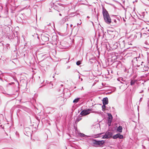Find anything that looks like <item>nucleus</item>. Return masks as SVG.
<instances>
[{"label": "nucleus", "instance_id": "9b49d317", "mask_svg": "<svg viewBox=\"0 0 149 149\" xmlns=\"http://www.w3.org/2000/svg\"><path fill=\"white\" fill-rule=\"evenodd\" d=\"M137 58H134L133 60L132 61V64L133 65H134V63H135V65H136L137 67H139L140 66V65H139L137 64H136L137 62Z\"/></svg>", "mask_w": 149, "mask_h": 149}, {"label": "nucleus", "instance_id": "b1692460", "mask_svg": "<svg viewBox=\"0 0 149 149\" xmlns=\"http://www.w3.org/2000/svg\"><path fill=\"white\" fill-rule=\"evenodd\" d=\"M142 99V98H141L140 99V100H139L140 102H141V101Z\"/></svg>", "mask_w": 149, "mask_h": 149}, {"label": "nucleus", "instance_id": "c9c22d12", "mask_svg": "<svg viewBox=\"0 0 149 149\" xmlns=\"http://www.w3.org/2000/svg\"><path fill=\"white\" fill-rule=\"evenodd\" d=\"M60 47V48H62V47Z\"/></svg>", "mask_w": 149, "mask_h": 149}, {"label": "nucleus", "instance_id": "72a5a7b5", "mask_svg": "<svg viewBox=\"0 0 149 149\" xmlns=\"http://www.w3.org/2000/svg\"><path fill=\"white\" fill-rule=\"evenodd\" d=\"M55 109H53V110H54V111H55V110H54Z\"/></svg>", "mask_w": 149, "mask_h": 149}, {"label": "nucleus", "instance_id": "4468645a", "mask_svg": "<svg viewBox=\"0 0 149 149\" xmlns=\"http://www.w3.org/2000/svg\"><path fill=\"white\" fill-rule=\"evenodd\" d=\"M90 113V112H80V113L79 116L80 115V116H86L89 114Z\"/></svg>", "mask_w": 149, "mask_h": 149}, {"label": "nucleus", "instance_id": "c756f323", "mask_svg": "<svg viewBox=\"0 0 149 149\" xmlns=\"http://www.w3.org/2000/svg\"><path fill=\"white\" fill-rule=\"evenodd\" d=\"M44 80H43V81H42V82L41 84H42V83H43V82H44Z\"/></svg>", "mask_w": 149, "mask_h": 149}, {"label": "nucleus", "instance_id": "c85d7f7f", "mask_svg": "<svg viewBox=\"0 0 149 149\" xmlns=\"http://www.w3.org/2000/svg\"><path fill=\"white\" fill-rule=\"evenodd\" d=\"M59 15H60V16H61V15H61V13H60V14H59Z\"/></svg>", "mask_w": 149, "mask_h": 149}, {"label": "nucleus", "instance_id": "0eeeda50", "mask_svg": "<svg viewBox=\"0 0 149 149\" xmlns=\"http://www.w3.org/2000/svg\"><path fill=\"white\" fill-rule=\"evenodd\" d=\"M108 117L107 123L109 126H110L111 125L113 117L111 114L110 113H108Z\"/></svg>", "mask_w": 149, "mask_h": 149}, {"label": "nucleus", "instance_id": "dca6fc26", "mask_svg": "<svg viewBox=\"0 0 149 149\" xmlns=\"http://www.w3.org/2000/svg\"><path fill=\"white\" fill-rule=\"evenodd\" d=\"M80 99V98H77L76 99H75L73 101V102L74 103H76L78 102L79 101V100Z\"/></svg>", "mask_w": 149, "mask_h": 149}, {"label": "nucleus", "instance_id": "4be33fe9", "mask_svg": "<svg viewBox=\"0 0 149 149\" xmlns=\"http://www.w3.org/2000/svg\"><path fill=\"white\" fill-rule=\"evenodd\" d=\"M24 110L25 111H28V109L27 108H24Z\"/></svg>", "mask_w": 149, "mask_h": 149}, {"label": "nucleus", "instance_id": "9d476101", "mask_svg": "<svg viewBox=\"0 0 149 149\" xmlns=\"http://www.w3.org/2000/svg\"><path fill=\"white\" fill-rule=\"evenodd\" d=\"M68 20V18L67 16L65 17L62 18L61 20L60 21V24H64L65 22Z\"/></svg>", "mask_w": 149, "mask_h": 149}, {"label": "nucleus", "instance_id": "cd10ccee", "mask_svg": "<svg viewBox=\"0 0 149 149\" xmlns=\"http://www.w3.org/2000/svg\"><path fill=\"white\" fill-rule=\"evenodd\" d=\"M83 89V87H82L81 89V90H82Z\"/></svg>", "mask_w": 149, "mask_h": 149}, {"label": "nucleus", "instance_id": "f03ea898", "mask_svg": "<svg viewBox=\"0 0 149 149\" xmlns=\"http://www.w3.org/2000/svg\"><path fill=\"white\" fill-rule=\"evenodd\" d=\"M103 105L102 106V110L103 111L108 110L109 111H113L112 109H113V107L111 108L110 107L109 109H107V107L105 106V105L107 104L108 103V99L107 97H106L104 98L102 100Z\"/></svg>", "mask_w": 149, "mask_h": 149}, {"label": "nucleus", "instance_id": "7ed1b4c3", "mask_svg": "<svg viewBox=\"0 0 149 149\" xmlns=\"http://www.w3.org/2000/svg\"><path fill=\"white\" fill-rule=\"evenodd\" d=\"M104 133H99L97 135V136L96 137H102V139H108L110 137H111L113 135V133L109 131H107L105 134L104 135H102L101 136H100L102 134H103Z\"/></svg>", "mask_w": 149, "mask_h": 149}, {"label": "nucleus", "instance_id": "39448f33", "mask_svg": "<svg viewBox=\"0 0 149 149\" xmlns=\"http://www.w3.org/2000/svg\"><path fill=\"white\" fill-rule=\"evenodd\" d=\"M141 36L142 33L140 32H139L132 34L130 36V38H131V40H133L136 39L137 37L141 38Z\"/></svg>", "mask_w": 149, "mask_h": 149}, {"label": "nucleus", "instance_id": "393cba45", "mask_svg": "<svg viewBox=\"0 0 149 149\" xmlns=\"http://www.w3.org/2000/svg\"><path fill=\"white\" fill-rule=\"evenodd\" d=\"M143 90H142L141 92H140V93H142V92H143Z\"/></svg>", "mask_w": 149, "mask_h": 149}, {"label": "nucleus", "instance_id": "a211bd4d", "mask_svg": "<svg viewBox=\"0 0 149 149\" xmlns=\"http://www.w3.org/2000/svg\"><path fill=\"white\" fill-rule=\"evenodd\" d=\"M14 111H17V112H18H18H19V111H22V110H21L20 109H19V110H18V108L17 107H16L15 108V110H14Z\"/></svg>", "mask_w": 149, "mask_h": 149}, {"label": "nucleus", "instance_id": "2f4dec72", "mask_svg": "<svg viewBox=\"0 0 149 149\" xmlns=\"http://www.w3.org/2000/svg\"><path fill=\"white\" fill-rule=\"evenodd\" d=\"M72 24L70 25L71 27H72Z\"/></svg>", "mask_w": 149, "mask_h": 149}, {"label": "nucleus", "instance_id": "f257e3e1", "mask_svg": "<svg viewBox=\"0 0 149 149\" xmlns=\"http://www.w3.org/2000/svg\"><path fill=\"white\" fill-rule=\"evenodd\" d=\"M102 14L105 22L108 24H110L111 22V19L108 12L104 8H102Z\"/></svg>", "mask_w": 149, "mask_h": 149}, {"label": "nucleus", "instance_id": "1a4fd4ad", "mask_svg": "<svg viewBox=\"0 0 149 149\" xmlns=\"http://www.w3.org/2000/svg\"><path fill=\"white\" fill-rule=\"evenodd\" d=\"M123 136L122 135L120 134V133H118L116 135H114L113 138L114 139H116L117 138H119L120 139H122L123 138Z\"/></svg>", "mask_w": 149, "mask_h": 149}, {"label": "nucleus", "instance_id": "ddd939ff", "mask_svg": "<svg viewBox=\"0 0 149 149\" xmlns=\"http://www.w3.org/2000/svg\"><path fill=\"white\" fill-rule=\"evenodd\" d=\"M122 127L121 126H119L117 129V131L119 132H122Z\"/></svg>", "mask_w": 149, "mask_h": 149}, {"label": "nucleus", "instance_id": "20e7f679", "mask_svg": "<svg viewBox=\"0 0 149 149\" xmlns=\"http://www.w3.org/2000/svg\"><path fill=\"white\" fill-rule=\"evenodd\" d=\"M105 141L104 140L97 141L93 140V143L95 147L101 146L104 143Z\"/></svg>", "mask_w": 149, "mask_h": 149}, {"label": "nucleus", "instance_id": "412c9836", "mask_svg": "<svg viewBox=\"0 0 149 149\" xmlns=\"http://www.w3.org/2000/svg\"><path fill=\"white\" fill-rule=\"evenodd\" d=\"M89 109H88V110H83L81 112H88L89 111Z\"/></svg>", "mask_w": 149, "mask_h": 149}, {"label": "nucleus", "instance_id": "5701e85b", "mask_svg": "<svg viewBox=\"0 0 149 149\" xmlns=\"http://www.w3.org/2000/svg\"><path fill=\"white\" fill-rule=\"evenodd\" d=\"M114 22L115 23H116V19H114Z\"/></svg>", "mask_w": 149, "mask_h": 149}, {"label": "nucleus", "instance_id": "6e6552de", "mask_svg": "<svg viewBox=\"0 0 149 149\" xmlns=\"http://www.w3.org/2000/svg\"><path fill=\"white\" fill-rule=\"evenodd\" d=\"M41 39L44 42L48 41L49 40L48 35L47 34L42 35L41 37Z\"/></svg>", "mask_w": 149, "mask_h": 149}, {"label": "nucleus", "instance_id": "4c0bfd02", "mask_svg": "<svg viewBox=\"0 0 149 149\" xmlns=\"http://www.w3.org/2000/svg\"><path fill=\"white\" fill-rule=\"evenodd\" d=\"M81 80H82V79H81Z\"/></svg>", "mask_w": 149, "mask_h": 149}, {"label": "nucleus", "instance_id": "f3484780", "mask_svg": "<svg viewBox=\"0 0 149 149\" xmlns=\"http://www.w3.org/2000/svg\"><path fill=\"white\" fill-rule=\"evenodd\" d=\"M79 135L80 137H85L86 136L85 134L81 133H80Z\"/></svg>", "mask_w": 149, "mask_h": 149}, {"label": "nucleus", "instance_id": "7c9ffc66", "mask_svg": "<svg viewBox=\"0 0 149 149\" xmlns=\"http://www.w3.org/2000/svg\"><path fill=\"white\" fill-rule=\"evenodd\" d=\"M62 9H63V6H62Z\"/></svg>", "mask_w": 149, "mask_h": 149}, {"label": "nucleus", "instance_id": "a878e982", "mask_svg": "<svg viewBox=\"0 0 149 149\" xmlns=\"http://www.w3.org/2000/svg\"><path fill=\"white\" fill-rule=\"evenodd\" d=\"M81 23H80L79 24V23H78L77 24V25H80L81 24Z\"/></svg>", "mask_w": 149, "mask_h": 149}, {"label": "nucleus", "instance_id": "f704fd0d", "mask_svg": "<svg viewBox=\"0 0 149 149\" xmlns=\"http://www.w3.org/2000/svg\"><path fill=\"white\" fill-rule=\"evenodd\" d=\"M148 107H149L148 108H149V104H148Z\"/></svg>", "mask_w": 149, "mask_h": 149}, {"label": "nucleus", "instance_id": "2eb2a0df", "mask_svg": "<svg viewBox=\"0 0 149 149\" xmlns=\"http://www.w3.org/2000/svg\"><path fill=\"white\" fill-rule=\"evenodd\" d=\"M137 80H132L130 82V85L131 86H133L136 83Z\"/></svg>", "mask_w": 149, "mask_h": 149}, {"label": "nucleus", "instance_id": "423d86ee", "mask_svg": "<svg viewBox=\"0 0 149 149\" xmlns=\"http://www.w3.org/2000/svg\"><path fill=\"white\" fill-rule=\"evenodd\" d=\"M32 132V130L29 127H26L25 128L24 133L25 135L28 136H31Z\"/></svg>", "mask_w": 149, "mask_h": 149}, {"label": "nucleus", "instance_id": "aec40b11", "mask_svg": "<svg viewBox=\"0 0 149 149\" xmlns=\"http://www.w3.org/2000/svg\"><path fill=\"white\" fill-rule=\"evenodd\" d=\"M81 64V62L80 61H78L76 63V64L78 65H79Z\"/></svg>", "mask_w": 149, "mask_h": 149}, {"label": "nucleus", "instance_id": "6ab92c4d", "mask_svg": "<svg viewBox=\"0 0 149 149\" xmlns=\"http://www.w3.org/2000/svg\"><path fill=\"white\" fill-rule=\"evenodd\" d=\"M81 118H77L75 121V123H78L79 121H80L81 120Z\"/></svg>", "mask_w": 149, "mask_h": 149}, {"label": "nucleus", "instance_id": "bb28decb", "mask_svg": "<svg viewBox=\"0 0 149 149\" xmlns=\"http://www.w3.org/2000/svg\"><path fill=\"white\" fill-rule=\"evenodd\" d=\"M58 4L60 6H61V5H62V4H61V3H58Z\"/></svg>", "mask_w": 149, "mask_h": 149}, {"label": "nucleus", "instance_id": "473e14b6", "mask_svg": "<svg viewBox=\"0 0 149 149\" xmlns=\"http://www.w3.org/2000/svg\"><path fill=\"white\" fill-rule=\"evenodd\" d=\"M146 33H143V34H146Z\"/></svg>", "mask_w": 149, "mask_h": 149}, {"label": "nucleus", "instance_id": "e433bc0d", "mask_svg": "<svg viewBox=\"0 0 149 149\" xmlns=\"http://www.w3.org/2000/svg\"><path fill=\"white\" fill-rule=\"evenodd\" d=\"M148 31H149V29L148 30Z\"/></svg>", "mask_w": 149, "mask_h": 149}, {"label": "nucleus", "instance_id": "f8f14e48", "mask_svg": "<svg viewBox=\"0 0 149 149\" xmlns=\"http://www.w3.org/2000/svg\"><path fill=\"white\" fill-rule=\"evenodd\" d=\"M144 63L143 62H141V66L142 68H143V70H142V71H144L147 70V66H146L144 64Z\"/></svg>", "mask_w": 149, "mask_h": 149}]
</instances>
